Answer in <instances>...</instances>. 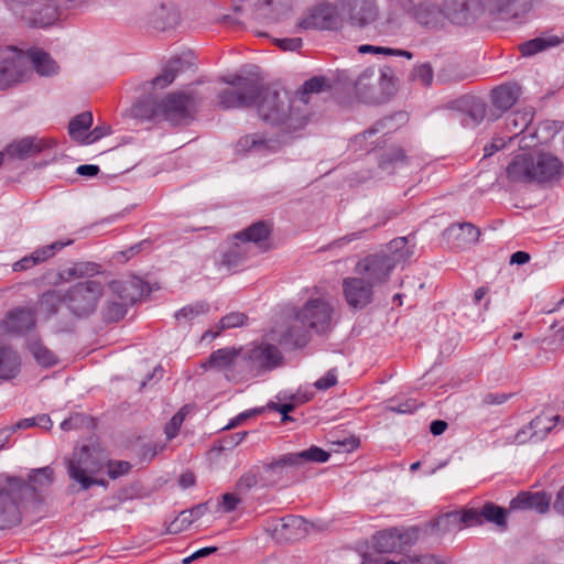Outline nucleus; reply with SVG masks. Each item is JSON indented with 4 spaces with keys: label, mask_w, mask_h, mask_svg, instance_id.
<instances>
[{
    "label": "nucleus",
    "mask_w": 564,
    "mask_h": 564,
    "mask_svg": "<svg viewBox=\"0 0 564 564\" xmlns=\"http://www.w3.org/2000/svg\"><path fill=\"white\" fill-rule=\"evenodd\" d=\"M260 118L271 124H285L296 129L306 123V116L297 113L292 99L284 89H274L260 83V91L256 95V102Z\"/></svg>",
    "instance_id": "nucleus-2"
},
{
    "label": "nucleus",
    "mask_w": 564,
    "mask_h": 564,
    "mask_svg": "<svg viewBox=\"0 0 564 564\" xmlns=\"http://www.w3.org/2000/svg\"><path fill=\"white\" fill-rule=\"evenodd\" d=\"M26 54L17 47L0 48V88L7 89L26 78Z\"/></svg>",
    "instance_id": "nucleus-7"
},
{
    "label": "nucleus",
    "mask_w": 564,
    "mask_h": 564,
    "mask_svg": "<svg viewBox=\"0 0 564 564\" xmlns=\"http://www.w3.org/2000/svg\"><path fill=\"white\" fill-rule=\"evenodd\" d=\"M93 124V113L90 111H84L75 116L68 123V133L72 139L83 144L84 138L87 135L86 131Z\"/></svg>",
    "instance_id": "nucleus-43"
},
{
    "label": "nucleus",
    "mask_w": 564,
    "mask_h": 564,
    "mask_svg": "<svg viewBox=\"0 0 564 564\" xmlns=\"http://www.w3.org/2000/svg\"><path fill=\"white\" fill-rule=\"evenodd\" d=\"M66 464L68 477L79 485L80 490H87L94 485L105 486V480L97 477L104 464L87 446L75 449Z\"/></svg>",
    "instance_id": "nucleus-3"
},
{
    "label": "nucleus",
    "mask_w": 564,
    "mask_h": 564,
    "mask_svg": "<svg viewBox=\"0 0 564 564\" xmlns=\"http://www.w3.org/2000/svg\"><path fill=\"white\" fill-rule=\"evenodd\" d=\"M533 155L521 153L516 155L507 166V177L514 183L533 182Z\"/></svg>",
    "instance_id": "nucleus-20"
},
{
    "label": "nucleus",
    "mask_w": 564,
    "mask_h": 564,
    "mask_svg": "<svg viewBox=\"0 0 564 564\" xmlns=\"http://www.w3.org/2000/svg\"><path fill=\"white\" fill-rule=\"evenodd\" d=\"M343 295L347 305L361 310L373 300V286L359 276L345 278L341 282Z\"/></svg>",
    "instance_id": "nucleus-13"
},
{
    "label": "nucleus",
    "mask_w": 564,
    "mask_h": 564,
    "mask_svg": "<svg viewBox=\"0 0 564 564\" xmlns=\"http://www.w3.org/2000/svg\"><path fill=\"white\" fill-rule=\"evenodd\" d=\"M480 3L482 13L486 11L501 21L517 19L522 13L520 0H480Z\"/></svg>",
    "instance_id": "nucleus-19"
},
{
    "label": "nucleus",
    "mask_w": 564,
    "mask_h": 564,
    "mask_svg": "<svg viewBox=\"0 0 564 564\" xmlns=\"http://www.w3.org/2000/svg\"><path fill=\"white\" fill-rule=\"evenodd\" d=\"M186 415H187V408L183 406L165 424L164 433L169 441L176 437Z\"/></svg>",
    "instance_id": "nucleus-54"
},
{
    "label": "nucleus",
    "mask_w": 564,
    "mask_h": 564,
    "mask_svg": "<svg viewBox=\"0 0 564 564\" xmlns=\"http://www.w3.org/2000/svg\"><path fill=\"white\" fill-rule=\"evenodd\" d=\"M380 85V93L378 95L384 96L386 100L389 98L392 89L395 84V76L393 70L390 67H383L380 69V75L378 77Z\"/></svg>",
    "instance_id": "nucleus-55"
},
{
    "label": "nucleus",
    "mask_w": 564,
    "mask_h": 564,
    "mask_svg": "<svg viewBox=\"0 0 564 564\" xmlns=\"http://www.w3.org/2000/svg\"><path fill=\"white\" fill-rule=\"evenodd\" d=\"M533 182L552 183L558 181L564 174L562 161L552 153L539 152L533 155Z\"/></svg>",
    "instance_id": "nucleus-14"
},
{
    "label": "nucleus",
    "mask_w": 564,
    "mask_h": 564,
    "mask_svg": "<svg viewBox=\"0 0 564 564\" xmlns=\"http://www.w3.org/2000/svg\"><path fill=\"white\" fill-rule=\"evenodd\" d=\"M8 330L17 334L29 332L35 326V313L31 308H15L10 312L4 322Z\"/></svg>",
    "instance_id": "nucleus-26"
},
{
    "label": "nucleus",
    "mask_w": 564,
    "mask_h": 564,
    "mask_svg": "<svg viewBox=\"0 0 564 564\" xmlns=\"http://www.w3.org/2000/svg\"><path fill=\"white\" fill-rule=\"evenodd\" d=\"M26 56L28 64L31 63L40 75L48 76L56 73L57 65L47 53L41 50H32Z\"/></svg>",
    "instance_id": "nucleus-41"
},
{
    "label": "nucleus",
    "mask_w": 564,
    "mask_h": 564,
    "mask_svg": "<svg viewBox=\"0 0 564 564\" xmlns=\"http://www.w3.org/2000/svg\"><path fill=\"white\" fill-rule=\"evenodd\" d=\"M54 145L55 142L51 139L25 137L11 143L7 149V152L12 158L23 160L39 154L45 149H50Z\"/></svg>",
    "instance_id": "nucleus-17"
},
{
    "label": "nucleus",
    "mask_w": 564,
    "mask_h": 564,
    "mask_svg": "<svg viewBox=\"0 0 564 564\" xmlns=\"http://www.w3.org/2000/svg\"><path fill=\"white\" fill-rule=\"evenodd\" d=\"M403 564H446V563L433 554H424V555L404 557Z\"/></svg>",
    "instance_id": "nucleus-64"
},
{
    "label": "nucleus",
    "mask_w": 564,
    "mask_h": 564,
    "mask_svg": "<svg viewBox=\"0 0 564 564\" xmlns=\"http://www.w3.org/2000/svg\"><path fill=\"white\" fill-rule=\"evenodd\" d=\"M256 95L245 89L226 88L218 93L217 105L224 110L252 107L256 102Z\"/></svg>",
    "instance_id": "nucleus-22"
},
{
    "label": "nucleus",
    "mask_w": 564,
    "mask_h": 564,
    "mask_svg": "<svg viewBox=\"0 0 564 564\" xmlns=\"http://www.w3.org/2000/svg\"><path fill=\"white\" fill-rule=\"evenodd\" d=\"M330 457V454L317 446H311L307 449L297 453H288L286 459L283 462L293 463L294 467L302 466L307 462L325 463Z\"/></svg>",
    "instance_id": "nucleus-36"
},
{
    "label": "nucleus",
    "mask_w": 564,
    "mask_h": 564,
    "mask_svg": "<svg viewBox=\"0 0 564 564\" xmlns=\"http://www.w3.org/2000/svg\"><path fill=\"white\" fill-rule=\"evenodd\" d=\"M327 87V80L321 76L306 80L292 99L297 113H304L307 117L306 110L302 109V107H306L314 95L324 91Z\"/></svg>",
    "instance_id": "nucleus-24"
},
{
    "label": "nucleus",
    "mask_w": 564,
    "mask_h": 564,
    "mask_svg": "<svg viewBox=\"0 0 564 564\" xmlns=\"http://www.w3.org/2000/svg\"><path fill=\"white\" fill-rule=\"evenodd\" d=\"M550 496L544 492H521L510 501V509H530L539 513H545L550 508Z\"/></svg>",
    "instance_id": "nucleus-25"
},
{
    "label": "nucleus",
    "mask_w": 564,
    "mask_h": 564,
    "mask_svg": "<svg viewBox=\"0 0 564 564\" xmlns=\"http://www.w3.org/2000/svg\"><path fill=\"white\" fill-rule=\"evenodd\" d=\"M208 311L209 304L207 302H197L195 304L184 306L183 308L177 311L175 313V318L177 321L183 319L184 322H192L196 317L207 314Z\"/></svg>",
    "instance_id": "nucleus-49"
},
{
    "label": "nucleus",
    "mask_w": 564,
    "mask_h": 564,
    "mask_svg": "<svg viewBox=\"0 0 564 564\" xmlns=\"http://www.w3.org/2000/svg\"><path fill=\"white\" fill-rule=\"evenodd\" d=\"M254 252L252 246H249L243 239H238L236 234L223 257V263L228 268H235Z\"/></svg>",
    "instance_id": "nucleus-27"
},
{
    "label": "nucleus",
    "mask_w": 564,
    "mask_h": 564,
    "mask_svg": "<svg viewBox=\"0 0 564 564\" xmlns=\"http://www.w3.org/2000/svg\"><path fill=\"white\" fill-rule=\"evenodd\" d=\"M310 530V523L302 517L288 516L272 529V538L278 542H293L303 539Z\"/></svg>",
    "instance_id": "nucleus-15"
},
{
    "label": "nucleus",
    "mask_w": 564,
    "mask_h": 564,
    "mask_svg": "<svg viewBox=\"0 0 564 564\" xmlns=\"http://www.w3.org/2000/svg\"><path fill=\"white\" fill-rule=\"evenodd\" d=\"M273 149V142L260 133L246 134L236 144L237 153H267Z\"/></svg>",
    "instance_id": "nucleus-28"
},
{
    "label": "nucleus",
    "mask_w": 564,
    "mask_h": 564,
    "mask_svg": "<svg viewBox=\"0 0 564 564\" xmlns=\"http://www.w3.org/2000/svg\"><path fill=\"white\" fill-rule=\"evenodd\" d=\"M482 522H492L498 527L506 525V509L492 503L487 502L481 508Z\"/></svg>",
    "instance_id": "nucleus-51"
},
{
    "label": "nucleus",
    "mask_w": 564,
    "mask_h": 564,
    "mask_svg": "<svg viewBox=\"0 0 564 564\" xmlns=\"http://www.w3.org/2000/svg\"><path fill=\"white\" fill-rule=\"evenodd\" d=\"M184 64L180 58H173L166 63L162 73L151 80L154 88L163 89L174 82L176 76L183 72Z\"/></svg>",
    "instance_id": "nucleus-40"
},
{
    "label": "nucleus",
    "mask_w": 564,
    "mask_h": 564,
    "mask_svg": "<svg viewBox=\"0 0 564 564\" xmlns=\"http://www.w3.org/2000/svg\"><path fill=\"white\" fill-rule=\"evenodd\" d=\"M108 475L112 479H117L129 473L131 464L124 460L109 462L107 464Z\"/></svg>",
    "instance_id": "nucleus-62"
},
{
    "label": "nucleus",
    "mask_w": 564,
    "mask_h": 564,
    "mask_svg": "<svg viewBox=\"0 0 564 564\" xmlns=\"http://www.w3.org/2000/svg\"><path fill=\"white\" fill-rule=\"evenodd\" d=\"M62 303H64L63 296H61L56 291H48L41 296L39 301V311L48 318L57 313Z\"/></svg>",
    "instance_id": "nucleus-47"
},
{
    "label": "nucleus",
    "mask_w": 564,
    "mask_h": 564,
    "mask_svg": "<svg viewBox=\"0 0 564 564\" xmlns=\"http://www.w3.org/2000/svg\"><path fill=\"white\" fill-rule=\"evenodd\" d=\"M460 523L462 527L464 525H478L482 524V516H481V509H467L463 512H459Z\"/></svg>",
    "instance_id": "nucleus-61"
},
{
    "label": "nucleus",
    "mask_w": 564,
    "mask_h": 564,
    "mask_svg": "<svg viewBox=\"0 0 564 564\" xmlns=\"http://www.w3.org/2000/svg\"><path fill=\"white\" fill-rule=\"evenodd\" d=\"M288 454L282 455L276 460L265 464L261 471V479L265 484H275L279 481L284 474V469L288 467H294L293 463L283 462L286 459Z\"/></svg>",
    "instance_id": "nucleus-44"
},
{
    "label": "nucleus",
    "mask_w": 564,
    "mask_h": 564,
    "mask_svg": "<svg viewBox=\"0 0 564 564\" xmlns=\"http://www.w3.org/2000/svg\"><path fill=\"white\" fill-rule=\"evenodd\" d=\"M412 256L408 248L405 237H399L391 240L387 251H381L366 256L360 259L355 267V272L359 278L366 280L373 288L386 283L395 265L406 261Z\"/></svg>",
    "instance_id": "nucleus-1"
},
{
    "label": "nucleus",
    "mask_w": 564,
    "mask_h": 564,
    "mask_svg": "<svg viewBox=\"0 0 564 564\" xmlns=\"http://www.w3.org/2000/svg\"><path fill=\"white\" fill-rule=\"evenodd\" d=\"M376 73L372 68H366L355 83V91L360 100L368 104H381L386 101L384 96L378 95L376 90Z\"/></svg>",
    "instance_id": "nucleus-21"
},
{
    "label": "nucleus",
    "mask_w": 564,
    "mask_h": 564,
    "mask_svg": "<svg viewBox=\"0 0 564 564\" xmlns=\"http://www.w3.org/2000/svg\"><path fill=\"white\" fill-rule=\"evenodd\" d=\"M282 362V355L279 348L271 344H261L242 350L241 372L257 377L265 371L279 367Z\"/></svg>",
    "instance_id": "nucleus-6"
},
{
    "label": "nucleus",
    "mask_w": 564,
    "mask_h": 564,
    "mask_svg": "<svg viewBox=\"0 0 564 564\" xmlns=\"http://www.w3.org/2000/svg\"><path fill=\"white\" fill-rule=\"evenodd\" d=\"M130 304L124 301H107L102 310V317L107 322H118L127 314V308Z\"/></svg>",
    "instance_id": "nucleus-50"
},
{
    "label": "nucleus",
    "mask_w": 564,
    "mask_h": 564,
    "mask_svg": "<svg viewBox=\"0 0 564 564\" xmlns=\"http://www.w3.org/2000/svg\"><path fill=\"white\" fill-rule=\"evenodd\" d=\"M99 272V265L94 262L77 263L68 270V275L75 278L93 276Z\"/></svg>",
    "instance_id": "nucleus-59"
},
{
    "label": "nucleus",
    "mask_w": 564,
    "mask_h": 564,
    "mask_svg": "<svg viewBox=\"0 0 564 564\" xmlns=\"http://www.w3.org/2000/svg\"><path fill=\"white\" fill-rule=\"evenodd\" d=\"M72 243V240L66 242L55 241L51 245L41 247L36 249L32 254L22 258L13 264V271H23L28 270L39 263L46 261L52 258L57 251L63 249L65 246Z\"/></svg>",
    "instance_id": "nucleus-23"
},
{
    "label": "nucleus",
    "mask_w": 564,
    "mask_h": 564,
    "mask_svg": "<svg viewBox=\"0 0 564 564\" xmlns=\"http://www.w3.org/2000/svg\"><path fill=\"white\" fill-rule=\"evenodd\" d=\"M111 292L122 302L132 305L140 296L141 290L134 280L112 281L109 285Z\"/></svg>",
    "instance_id": "nucleus-37"
},
{
    "label": "nucleus",
    "mask_w": 564,
    "mask_h": 564,
    "mask_svg": "<svg viewBox=\"0 0 564 564\" xmlns=\"http://www.w3.org/2000/svg\"><path fill=\"white\" fill-rule=\"evenodd\" d=\"M29 349L41 366L51 367L57 362L55 354L39 340H32L29 344Z\"/></svg>",
    "instance_id": "nucleus-48"
},
{
    "label": "nucleus",
    "mask_w": 564,
    "mask_h": 564,
    "mask_svg": "<svg viewBox=\"0 0 564 564\" xmlns=\"http://www.w3.org/2000/svg\"><path fill=\"white\" fill-rule=\"evenodd\" d=\"M29 485L20 478L0 476V529H9L20 523V502Z\"/></svg>",
    "instance_id": "nucleus-4"
},
{
    "label": "nucleus",
    "mask_w": 564,
    "mask_h": 564,
    "mask_svg": "<svg viewBox=\"0 0 564 564\" xmlns=\"http://www.w3.org/2000/svg\"><path fill=\"white\" fill-rule=\"evenodd\" d=\"M21 360L10 347L0 346V379L10 380L20 371Z\"/></svg>",
    "instance_id": "nucleus-33"
},
{
    "label": "nucleus",
    "mask_w": 564,
    "mask_h": 564,
    "mask_svg": "<svg viewBox=\"0 0 564 564\" xmlns=\"http://www.w3.org/2000/svg\"><path fill=\"white\" fill-rule=\"evenodd\" d=\"M431 529L435 531L438 536L447 533L459 531L463 529L459 518V511H451L440 516L431 522Z\"/></svg>",
    "instance_id": "nucleus-39"
},
{
    "label": "nucleus",
    "mask_w": 564,
    "mask_h": 564,
    "mask_svg": "<svg viewBox=\"0 0 564 564\" xmlns=\"http://www.w3.org/2000/svg\"><path fill=\"white\" fill-rule=\"evenodd\" d=\"M533 116L534 111L531 107H525L508 115L506 118V129L509 133H512V137H509V141L525 131L532 122Z\"/></svg>",
    "instance_id": "nucleus-29"
},
{
    "label": "nucleus",
    "mask_w": 564,
    "mask_h": 564,
    "mask_svg": "<svg viewBox=\"0 0 564 564\" xmlns=\"http://www.w3.org/2000/svg\"><path fill=\"white\" fill-rule=\"evenodd\" d=\"M403 534L393 528L378 532L375 538V547L380 553H391L401 547Z\"/></svg>",
    "instance_id": "nucleus-34"
},
{
    "label": "nucleus",
    "mask_w": 564,
    "mask_h": 564,
    "mask_svg": "<svg viewBox=\"0 0 564 564\" xmlns=\"http://www.w3.org/2000/svg\"><path fill=\"white\" fill-rule=\"evenodd\" d=\"M560 422H562L564 425V417H561L560 415H538L530 423V429L532 430V437H535L536 440L543 438Z\"/></svg>",
    "instance_id": "nucleus-42"
},
{
    "label": "nucleus",
    "mask_w": 564,
    "mask_h": 564,
    "mask_svg": "<svg viewBox=\"0 0 564 564\" xmlns=\"http://www.w3.org/2000/svg\"><path fill=\"white\" fill-rule=\"evenodd\" d=\"M247 317L243 313L231 312L225 315L218 324L219 330L216 333L206 332L204 337L212 336L213 338L217 337L221 330L242 326L246 322Z\"/></svg>",
    "instance_id": "nucleus-52"
},
{
    "label": "nucleus",
    "mask_w": 564,
    "mask_h": 564,
    "mask_svg": "<svg viewBox=\"0 0 564 564\" xmlns=\"http://www.w3.org/2000/svg\"><path fill=\"white\" fill-rule=\"evenodd\" d=\"M465 106V110L459 115L462 124L466 128L478 126L486 116V104L479 98H469Z\"/></svg>",
    "instance_id": "nucleus-31"
},
{
    "label": "nucleus",
    "mask_w": 564,
    "mask_h": 564,
    "mask_svg": "<svg viewBox=\"0 0 564 564\" xmlns=\"http://www.w3.org/2000/svg\"><path fill=\"white\" fill-rule=\"evenodd\" d=\"M412 18L421 25L429 29H438L444 25L443 4L425 0L411 9Z\"/></svg>",
    "instance_id": "nucleus-16"
},
{
    "label": "nucleus",
    "mask_w": 564,
    "mask_h": 564,
    "mask_svg": "<svg viewBox=\"0 0 564 564\" xmlns=\"http://www.w3.org/2000/svg\"><path fill=\"white\" fill-rule=\"evenodd\" d=\"M340 11L350 25L360 29L373 23L379 14L376 0H341Z\"/></svg>",
    "instance_id": "nucleus-11"
},
{
    "label": "nucleus",
    "mask_w": 564,
    "mask_h": 564,
    "mask_svg": "<svg viewBox=\"0 0 564 564\" xmlns=\"http://www.w3.org/2000/svg\"><path fill=\"white\" fill-rule=\"evenodd\" d=\"M178 21V12L173 6L161 4L150 14V23L158 30H166Z\"/></svg>",
    "instance_id": "nucleus-35"
},
{
    "label": "nucleus",
    "mask_w": 564,
    "mask_h": 564,
    "mask_svg": "<svg viewBox=\"0 0 564 564\" xmlns=\"http://www.w3.org/2000/svg\"><path fill=\"white\" fill-rule=\"evenodd\" d=\"M406 156L402 149L393 148L389 150L380 161V167L382 170H389L390 167H394L399 163H403Z\"/></svg>",
    "instance_id": "nucleus-56"
},
{
    "label": "nucleus",
    "mask_w": 564,
    "mask_h": 564,
    "mask_svg": "<svg viewBox=\"0 0 564 564\" xmlns=\"http://www.w3.org/2000/svg\"><path fill=\"white\" fill-rule=\"evenodd\" d=\"M445 20L456 25H469L481 14L480 0H443Z\"/></svg>",
    "instance_id": "nucleus-10"
},
{
    "label": "nucleus",
    "mask_w": 564,
    "mask_h": 564,
    "mask_svg": "<svg viewBox=\"0 0 564 564\" xmlns=\"http://www.w3.org/2000/svg\"><path fill=\"white\" fill-rule=\"evenodd\" d=\"M242 349L231 347L220 348L213 351L209 358L203 364L204 368H217L221 370H238L241 372Z\"/></svg>",
    "instance_id": "nucleus-18"
},
{
    "label": "nucleus",
    "mask_w": 564,
    "mask_h": 564,
    "mask_svg": "<svg viewBox=\"0 0 564 564\" xmlns=\"http://www.w3.org/2000/svg\"><path fill=\"white\" fill-rule=\"evenodd\" d=\"M193 522V513L184 510L170 523L167 531L170 533H177L188 528Z\"/></svg>",
    "instance_id": "nucleus-57"
},
{
    "label": "nucleus",
    "mask_w": 564,
    "mask_h": 564,
    "mask_svg": "<svg viewBox=\"0 0 564 564\" xmlns=\"http://www.w3.org/2000/svg\"><path fill=\"white\" fill-rule=\"evenodd\" d=\"M111 133V128L108 124L97 126L93 131L87 133V135L83 140V144H91L99 139L109 135Z\"/></svg>",
    "instance_id": "nucleus-63"
},
{
    "label": "nucleus",
    "mask_w": 564,
    "mask_h": 564,
    "mask_svg": "<svg viewBox=\"0 0 564 564\" xmlns=\"http://www.w3.org/2000/svg\"><path fill=\"white\" fill-rule=\"evenodd\" d=\"M198 105V100L193 95L170 94L158 106L155 112L173 122L180 123L191 118L193 110Z\"/></svg>",
    "instance_id": "nucleus-9"
},
{
    "label": "nucleus",
    "mask_w": 564,
    "mask_h": 564,
    "mask_svg": "<svg viewBox=\"0 0 564 564\" xmlns=\"http://www.w3.org/2000/svg\"><path fill=\"white\" fill-rule=\"evenodd\" d=\"M521 94V87L517 84L501 85L492 90V104L500 110L511 108Z\"/></svg>",
    "instance_id": "nucleus-30"
},
{
    "label": "nucleus",
    "mask_w": 564,
    "mask_h": 564,
    "mask_svg": "<svg viewBox=\"0 0 564 564\" xmlns=\"http://www.w3.org/2000/svg\"><path fill=\"white\" fill-rule=\"evenodd\" d=\"M334 310L323 299H313L296 313V319L305 328L313 329L317 334L326 333L332 325Z\"/></svg>",
    "instance_id": "nucleus-8"
},
{
    "label": "nucleus",
    "mask_w": 564,
    "mask_h": 564,
    "mask_svg": "<svg viewBox=\"0 0 564 564\" xmlns=\"http://www.w3.org/2000/svg\"><path fill=\"white\" fill-rule=\"evenodd\" d=\"M563 42V39L556 35L538 36L527 41L520 45V51L523 56H533L546 48L557 46Z\"/></svg>",
    "instance_id": "nucleus-38"
},
{
    "label": "nucleus",
    "mask_w": 564,
    "mask_h": 564,
    "mask_svg": "<svg viewBox=\"0 0 564 564\" xmlns=\"http://www.w3.org/2000/svg\"><path fill=\"white\" fill-rule=\"evenodd\" d=\"M413 79L424 86L431 85L433 80V69L430 64L424 63L413 69Z\"/></svg>",
    "instance_id": "nucleus-60"
},
{
    "label": "nucleus",
    "mask_w": 564,
    "mask_h": 564,
    "mask_svg": "<svg viewBox=\"0 0 564 564\" xmlns=\"http://www.w3.org/2000/svg\"><path fill=\"white\" fill-rule=\"evenodd\" d=\"M358 51L360 53H377V54H386V55H399V56H404L406 58H412V53L409 52V51H403V50H393V48H388V47H382V46H373V45H360Z\"/></svg>",
    "instance_id": "nucleus-58"
},
{
    "label": "nucleus",
    "mask_w": 564,
    "mask_h": 564,
    "mask_svg": "<svg viewBox=\"0 0 564 564\" xmlns=\"http://www.w3.org/2000/svg\"><path fill=\"white\" fill-rule=\"evenodd\" d=\"M340 25L341 17L329 3L315 7L299 23V28L304 30H336Z\"/></svg>",
    "instance_id": "nucleus-12"
},
{
    "label": "nucleus",
    "mask_w": 564,
    "mask_h": 564,
    "mask_svg": "<svg viewBox=\"0 0 564 564\" xmlns=\"http://www.w3.org/2000/svg\"><path fill=\"white\" fill-rule=\"evenodd\" d=\"M448 232L455 235L463 246L475 243L480 236V230L470 223L453 225L448 228Z\"/></svg>",
    "instance_id": "nucleus-45"
},
{
    "label": "nucleus",
    "mask_w": 564,
    "mask_h": 564,
    "mask_svg": "<svg viewBox=\"0 0 564 564\" xmlns=\"http://www.w3.org/2000/svg\"><path fill=\"white\" fill-rule=\"evenodd\" d=\"M104 295V284L97 280H86L72 285L63 295L64 304L76 317L91 315Z\"/></svg>",
    "instance_id": "nucleus-5"
},
{
    "label": "nucleus",
    "mask_w": 564,
    "mask_h": 564,
    "mask_svg": "<svg viewBox=\"0 0 564 564\" xmlns=\"http://www.w3.org/2000/svg\"><path fill=\"white\" fill-rule=\"evenodd\" d=\"M230 88L245 89L250 94H259L260 82L254 78L243 77L240 75H227L221 78Z\"/></svg>",
    "instance_id": "nucleus-46"
},
{
    "label": "nucleus",
    "mask_w": 564,
    "mask_h": 564,
    "mask_svg": "<svg viewBox=\"0 0 564 564\" xmlns=\"http://www.w3.org/2000/svg\"><path fill=\"white\" fill-rule=\"evenodd\" d=\"M270 235V229L263 221L252 224L248 228L237 234L238 239H243L253 250L259 251L262 245L267 241Z\"/></svg>",
    "instance_id": "nucleus-32"
},
{
    "label": "nucleus",
    "mask_w": 564,
    "mask_h": 564,
    "mask_svg": "<svg viewBox=\"0 0 564 564\" xmlns=\"http://www.w3.org/2000/svg\"><path fill=\"white\" fill-rule=\"evenodd\" d=\"M54 471L51 467H43L32 471L29 477V480L33 487V489H37L41 487L48 486L53 482Z\"/></svg>",
    "instance_id": "nucleus-53"
}]
</instances>
